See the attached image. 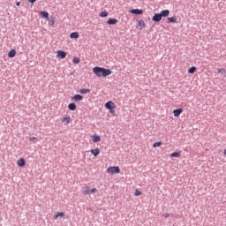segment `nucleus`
<instances>
[{"label": "nucleus", "mask_w": 226, "mask_h": 226, "mask_svg": "<svg viewBox=\"0 0 226 226\" xmlns=\"http://www.w3.org/2000/svg\"><path fill=\"white\" fill-rule=\"evenodd\" d=\"M93 72L96 77H109V75H112V71L109 69L98 66L93 68Z\"/></svg>", "instance_id": "f257e3e1"}, {"label": "nucleus", "mask_w": 226, "mask_h": 226, "mask_svg": "<svg viewBox=\"0 0 226 226\" xmlns=\"http://www.w3.org/2000/svg\"><path fill=\"white\" fill-rule=\"evenodd\" d=\"M108 174H119L121 172V169L118 166H112L108 168L107 170Z\"/></svg>", "instance_id": "f03ea898"}, {"label": "nucleus", "mask_w": 226, "mask_h": 226, "mask_svg": "<svg viewBox=\"0 0 226 226\" xmlns=\"http://www.w3.org/2000/svg\"><path fill=\"white\" fill-rule=\"evenodd\" d=\"M98 192V189L94 188V189H89V187H86L85 191L83 192L84 195H91L93 193H96Z\"/></svg>", "instance_id": "7ed1b4c3"}, {"label": "nucleus", "mask_w": 226, "mask_h": 226, "mask_svg": "<svg viewBox=\"0 0 226 226\" xmlns=\"http://www.w3.org/2000/svg\"><path fill=\"white\" fill-rule=\"evenodd\" d=\"M72 102H82L84 100V96L80 94H76L72 97H71Z\"/></svg>", "instance_id": "20e7f679"}, {"label": "nucleus", "mask_w": 226, "mask_h": 226, "mask_svg": "<svg viewBox=\"0 0 226 226\" xmlns=\"http://www.w3.org/2000/svg\"><path fill=\"white\" fill-rule=\"evenodd\" d=\"M105 107L109 110H112L113 109H116V104L112 101H109V102L105 103Z\"/></svg>", "instance_id": "39448f33"}, {"label": "nucleus", "mask_w": 226, "mask_h": 226, "mask_svg": "<svg viewBox=\"0 0 226 226\" xmlns=\"http://www.w3.org/2000/svg\"><path fill=\"white\" fill-rule=\"evenodd\" d=\"M129 13H132L133 15H142V13H144V11H142L141 9H133L129 11Z\"/></svg>", "instance_id": "423d86ee"}, {"label": "nucleus", "mask_w": 226, "mask_h": 226, "mask_svg": "<svg viewBox=\"0 0 226 226\" xmlns=\"http://www.w3.org/2000/svg\"><path fill=\"white\" fill-rule=\"evenodd\" d=\"M62 123H64V124H70V123H72V117L70 116L63 117Z\"/></svg>", "instance_id": "0eeeda50"}, {"label": "nucleus", "mask_w": 226, "mask_h": 226, "mask_svg": "<svg viewBox=\"0 0 226 226\" xmlns=\"http://www.w3.org/2000/svg\"><path fill=\"white\" fill-rule=\"evenodd\" d=\"M56 57H59V59H64L66 57V52L63 50H58L56 52Z\"/></svg>", "instance_id": "6e6552de"}, {"label": "nucleus", "mask_w": 226, "mask_h": 226, "mask_svg": "<svg viewBox=\"0 0 226 226\" xmlns=\"http://www.w3.org/2000/svg\"><path fill=\"white\" fill-rule=\"evenodd\" d=\"M162 15L160 13H155L153 18H152V20L154 22H160L162 20Z\"/></svg>", "instance_id": "1a4fd4ad"}, {"label": "nucleus", "mask_w": 226, "mask_h": 226, "mask_svg": "<svg viewBox=\"0 0 226 226\" xmlns=\"http://www.w3.org/2000/svg\"><path fill=\"white\" fill-rule=\"evenodd\" d=\"M18 167H26V159L25 158H19L17 162Z\"/></svg>", "instance_id": "9d476101"}, {"label": "nucleus", "mask_w": 226, "mask_h": 226, "mask_svg": "<svg viewBox=\"0 0 226 226\" xmlns=\"http://www.w3.org/2000/svg\"><path fill=\"white\" fill-rule=\"evenodd\" d=\"M66 215L64 212H56V214L54 215L55 220H59V218H64Z\"/></svg>", "instance_id": "9b49d317"}, {"label": "nucleus", "mask_w": 226, "mask_h": 226, "mask_svg": "<svg viewBox=\"0 0 226 226\" xmlns=\"http://www.w3.org/2000/svg\"><path fill=\"white\" fill-rule=\"evenodd\" d=\"M107 24H109V26H116V24H117V19H109L107 21Z\"/></svg>", "instance_id": "f8f14e48"}, {"label": "nucleus", "mask_w": 226, "mask_h": 226, "mask_svg": "<svg viewBox=\"0 0 226 226\" xmlns=\"http://www.w3.org/2000/svg\"><path fill=\"white\" fill-rule=\"evenodd\" d=\"M174 117H179L181 114H183V109H177L173 111Z\"/></svg>", "instance_id": "ddd939ff"}, {"label": "nucleus", "mask_w": 226, "mask_h": 226, "mask_svg": "<svg viewBox=\"0 0 226 226\" xmlns=\"http://www.w3.org/2000/svg\"><path fill=\"white\" fill-rule=\"evenodd\" d=\"M161 17H169V15H170V11L169 10H163L160 12Z\"/></svg>", "instance_id": "4468645a"}, {"label": "nucleus", "mask_w": 226, "mask_h": 226, "mask_svg": "<svg viewBox=\"0 0 226 226\" xmlns=\"http://www.w3.org/2000/svg\"><path fill=\"white\" fill-rule=\"evenodd\" d=\"M138 26L139 27L140 30L144 29V27H146V22L142 19H140L139 21H138Z\"/></svg>", "instance_id": "2eb2a0df"}, {"label": "nucleus", "mask_w": 226, "mask_h": 226, "mask_svg": "<svg viewBox=\"0 0 226 226\" xmlns=\"http://www.w3.org/2000/svg\"><path fill=\"white\" fill-rule=\"evenodd\" d=\"M15 56H17V51H15V49H11L10 52L8 53V56L12 58L15 57Z\"/></svg>", "instance_id": "dca6fc26"}, {"label": "nucleus", "mask_w": 226, "mask_h": 226, "mask_svg": "<svg viewBox=\"0 0 226 226\" xmlns=\"http://www.w3.org/2000/svg\"><path fill=\"white\" fill-rule=\"evenodd\" d=\"M171 158H180L181 157V153L179 152H173L170 154Z\"/></svg>", "instance_id": "f3484780"}, {"label": "nucleus", "mask_w": 226, "mask_h": 226, "mask_svg": "<svg viewBox=\"0 0 226 226\" xmlns=\"http://www.w3.org/2000/svg\"><path fill=\"white\" fill-rule=\"evenodd\" d=\"M68 109H69V110H77V105L75 104V103H70L69 105H68Z\"/></svg>", "instance_id": "a211bd4d"}, {"label": "nucleus", "mask_w": 226, "mask_h": 226, "mask_svg": "<svg viewBox=\"0 0 226 226\" xmlns=\"http://www.w3.org/2000/svg\"><path fill=\"white\" fill-rule=\"evenodd\" d=\"M91 154H94V156H98V154H100V148L92 149Z\"/></svg>", "instance_id": "6ab92c4d"}, {"label": "nucleus", "mask_w": 226, "mask_h": 226, "mask_svg": "<svg viewBox=\"0 0 226 226\" xmlns=\"http://www.w3.org/2000/svg\"><path fill=\"white\" fill-rule=\"evenodd\" d=\"M102 140V138L99 135L94 134L93 136V142H100Z\"/></svg>", "instance_id": "aec40b11"}, {"label": "nucleus", "mask_w": 226, "mask_h": 226, "mask_svg": "<svg viewBox=\"0 0 226 226\" xmlns=\"http://www.w3.org/2000/svg\"><path fill=\"white\" fill-rule=\"evenodd\" d=\"M87 93H91V90H90V89H87V88H82V89H80V94H87Z\"/></svg>", "instance_id": "412c9836"}, {"label": "nucleus", "mask_w": 226, "mask_h": 226, "mask_svg": "<svg viewBox=\"0 0 226 226\" xmlns=\"http://www.w3.org/2000/svg\"><path fill=\"white\" fill-rule=\"evenodd\" d=\"M79 32H73V33H72L71 34H70V38H75V39H77V38H79Z\"/></svg>", "instance_id": "4be33fe9"}, {"label": "nucleus", "mask_w": 226, "mask_h": 226, "mask_svg": "<svg viewBox=\"0 0 226 226\" xmlns=\"http://www.w3.org/2000/svg\"><path fill=\"white\" fill-rule=\"evenodd\" d=\"M72 62L74 64H79V63H80V58L79 56H74Z\"/></svg>", "instance_id": "5701e85b"}, {"label": "nucleus", "mask_w": 226, "mask_h": 226, "mask_svg": "<svg viewBox=\"0 0 226 226\" xmlns=\"http://www.w3.org/2000/svg\"><path fill=\"white\" fill-rule=\"evenodd\" d=\"M196 72H197V67L195 66H192L188 70V73H195Z\"/></svg>", "instance_id": "b1692460"}, {"label": "nucleus", "mask_w": 226, "mask_h": 226, "mask_svg": "<svg viewBox=\"0 0 226 226\" xmlns=\"http://www.w3.org/2000/svg\"><path fill=\"white\" fill-rule=\"evenodd\" d=\"M41 16L43 19H49V12H47V11H41Z\"/></svg>", "instance_id": "393cba45"}, {"label": "nucleus", "mask_w": 226, "mask_h": 226, "mask_svg": "<svg viewBox=\"0 0 226 226\" xmlns=\"http://www.w3.org/2000/svg\"><path fill=\"white\" fill-rule=\"evenodd\" d=\"M100 17H102V19L103 18H105V17H109V12H107V11H102L101 13H100Z\"/></svg>", "instance_id": "a878e982"}, {"label": "nucleus", "mask_w": 226, "mask_h": 226, "mask_svg": "<svg viewBox=\"0 0 226 226\" xmlns=\"http://www.w3.org/2000/svg\"><path fill=\"white\" fill-rule=\"evenodd\" d=\"M218 73H222L224 77H226V70L225 69H219Z\"/></svg>", "instance_id": "bb28decb"}, {"label": "nucleus", "mask_w": 226, "mask_h": 226, "mask_svg": "<svg viewBox=\"0 0 226 226\" xmlns=\"http://www.w3.org/2000/svg\"><path fill=\"white\" fill-rule=\"evenodd\" d=\"M56 24V19L55 18H51V19L49 20V26H54Z\"/></svg>", "instance_id": "cd10ccee"}, {"label": "nucleus", "mask_w": 226, "mask_h": 226, "mask_svg": "<svg viewBox=\"0 0 226 226\" xmlns=\"http://www.w3.org/2000/svg\"><path fill=\"white\" fill-rule=\"evenodd\" d=\"M177 19H176V17H172V18H168V21L169 22H177Z\"/></svg>", "instance_id": "c85d7f7f"}, {"label": "nucleus", "mask_w": 226, "mask_h": 226, "mask_svg": "<svg viewBox=\"0 0 226 226\" xmlns=\"http://www.w3.org/2000/svg\"><path fill=\"white\" fill-rule=\"evenodd\" d=\"M160 146H162V141L155 142L153 144V147H160Z\"/></svg>", "instance_id": "c756f323"}, {"label": "nucleus", "mask_w": 226, "mask_h": 226, "mask_svg": "<svg viewBox=\"0 0 226 226\" xmlns=\"http://www.w3.org/2000/svg\"><path fill=\"white\" fill-rule=\"evenodd\" d=\"M134 195H135V197H139V196L142 195V192L139 190H136L134 192Z\"/></svg>", "instance_id": "7c9ffc66"}, {"label": "nucleus", "mask_w": 226, "mask_h": 226, "mask_svg": "<svg viewBox=\"0 0 226 226\" xmlns=\"http://www.w3.org/2000/svg\"><path fill=\"white\" fill-rule=\"evenodd\" d=\"M30 140H31V142H34V140H36V137L30 138Z\"/></svg>", "instance_id": "2f4dec72"}, {"label": "nucleus", "mask_w": 226, "mask_h": 226, "mask_svg": "<svg viewBox=\"0 0 226 226\" xmlns=\"http://www.w3.org/2000/svg\"><path fill=\"white\" fill-rule=\"evenodd\" d=\"M28 1V3H36V0H27Z\"/></svg>", "instance_id": "473e14b6"}, {"label": "nucleus", "mask_w": 226, "mask_h": 226, "mask_svg": "<svg viewBox=\"0 0 226 226\" xmlns=\"http://www.w3.org/2000/svg\"><path fill=\"white\" fill-rule=\"evenodd\" d=\"M16 4L17 6H20V2H18Z\"/></svg>", "instance_id": "72a5a7b5"}, {"label": "nucleus", "mask_w": 226, "mask_h": 226, "mask_svg": "<svg viewBox=\"0 0 226 226\" xmlns=\"http://www.w3.org/2000/svg\"><path fill=\"white\" fill-rule=\"evenodd\" d=\"M223 154H224V156H226V149H224Z\"/></svg>", "instance_id": "f704fd0d"}, {"label": "nucleus", "mask_w": 226, "mask_h": 226, "mask_svg": "<svg viewBox=\"0 0 226 226\" xmlns=\"http://www.w3.org/2000/svg\"><path fill=\"white\" fill-rule=\"evenodd\" d=\"M169 216H170V215H165V218H169Z\"/></svg>", "instance_id": "c9c22d12"}, {"label": "nucleus", "mask_w": 226, "mask_h": 226, "mask_svg": "<svg viewBox=\"0 0 226 226\" xmlns=\"http://www.w3.org/2000/svg\"><path fill=\"white\" fill-rule=\"evenodd\" d=\"M110 112H111V114H114V110H111Z\"/></svg>", "instance_id": "e433bc0d"}]
</instances>
